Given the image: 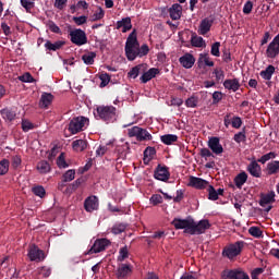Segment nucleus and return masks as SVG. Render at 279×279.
Masks as SVG:
<instances>
[{"label":"nucleus","mask_w":279,"mask_h":279,"mask_svg":"<svg viewBox=\"0 0 279 279\" xmlns=\"http://www.w3.org/2000/svg\"><path fill=\"white\" fill-rule=\"evenodd\" d=\"M124 51L128 60L134 62L136 58H143L149 53V46L144 44L141 47L138 39L136 38V31H133L126 38Z\"/></svg>","instance_id":"obj_1"},{"label":"nucleus","mask_w":279,"mask_h":279,"mask_svg":"<svg viewBox=\"0 0 279 279\" xmlns=\"http://www.w3.org/2000/svg\"><path fill=\"white\" fill-rule=\"evenodd\" d=\"M95 119L105 123H114L117 121V107L114 106H98L94 112Z\"/></svg>","instance_id":"obj_2"},{"label":"nucleus","mask_w":279,"mask_h":279,"mask_svg":"<svg viewBox=\"0 0 279 279\" xmlns=\"http://www.w3.org/2000/svg\"><path fill=\"white\" fill-rule=\"evenodd\" d=\"M128 136L130 138H136L138 143H145L147 141H153L154 136L147 129H143L141 126H133L128 129Z\"/></svg>","instance_id":"obj_3"},{"label":"nucleus","mask_w":279,"mask_h":279,"mask_svg":"<svg viewBox=\"0 0 279 279\" xmlns=\"http://www.w3.org/2000/svg\"><path fill=\"white\" fill-rule=\"evenodd\" d=\"M87 123L88 118L82 116L75 117L70 120L68 130L71 132V134H80V132H84V128Z\"/></svg>","instance_id":"obj_4"},{"label":"nucleus","mask_w":279,"mask_h":279,"mask_svg":"<svg viewBox=\"0 0 279 279\" xmlns=\"http://www.w3.org/2000/svg\"><path fill=\"white\" fill-rule=\"evenodd\" d=\"M70 40L76 47H82L88 43V37L86 36V32L81 28H76L70 32L69 34Z\"/></svg>","instance_id":"obj_5"},{"label":"nucleus","mask_w":279,"mask_h":279,"mask_svg":"<svg viewBox=\"0 0 279 279\" xmlns=\"http://www.w3.org/2000/svg\"><path fill=\"white\" fill-rule=\"evenodd\" d=\"M243 247H245V242L238 241L225 247L222 255L227 256V258H235V256H239V254H241V252L243 251Z\"/></svg>","instance_id":"obj_6"},{"label":"nucleus","mask_w":279,"mask_h":279,"mask_svg":"<svg viewBox=\"0 0 279 279\" xmlns=\"http://www.w3.org/2000/svg\"><path fill=\"white\" fill-rule=\"evenodd\" d=\"M175 230H184V234H191L193 229V218H174L171 222Z\"/></svg>","instance_id":"obj_7"},{"label":"nucleus","mask_w":279,"mask_h":279,"mask_svg":"<svg viewBox=\"0 0 279 279\" xmlns=\"http://www.w3.org/2000/svg\"><path fill=\"white\" fill-rule=\"evenodd\" d=\"M155 180H159V182H169V178H171V172H169V167L158 165L154 171Z\"/></svg>","instance_id":"obj_8"},{"label":"nucleus","mask_w":279,"mask_h":279,"mask_svg":"<svg viewBox=\"0 0 279 279\" xmlns=\"http://www.w3.org/2000/svg\"><path fill=\"white\" fill-rule=\"evenodd\" d=\"M207 230H210V221L208 219H203L198 222L192 220V233L193 234H204Z\"/></svg>","instance_id":"obj_9"},{"label":"nucleus","mask_w":279,"mask_h":279,"mask_svg":"<svg viewBox=\"0 0 279 279\" xmlns=\"http://www.w3.org/2000/svg\"><path fill=\"white\" fill-rule=\"evenodd\" d=\"M28 258L29 260H35L36 263H40L45 260V251L38 248L36 244L29 246L28 250Z\"/></svg>","instance_id":"obj_10"},{"label":"nucleus","mask_w":279,"mask_h":279,"mask_svg":"<svg viewBox=\"0 0 279 279\" xmlns=\"http://www.w3.org/2000/svg\"><path fill=\"white\" fill-rule=\"evenodd\" d=\"M222 279H250V276L241 269L225 270Z\"/></svg>","instance_id":"obj_11"},{"label":"nucleus","mask_w":279,"mask_h":279,"mask_svg":"<svg viewBox=\"0 0 279 279\" xmlns=\"http://www.w3.org/2000/svg\"><path fill=\"white\" fill-rule=\"evenodd\" d=\"M108 245H110V240L97 239L93 246L89 248L88 254H99V252H104Z\"/></svg>","instance_id":"obj_12"},{"label":"nucleus","mask_w":279,"mask_h":279,"mask_svg":"<svg viewBox=\"0 0 279 279\" xmlns=\"http://www.w3.org/2000/svg\"><path fill=\"white\" fill-rule=\"evenodd\" d=\"M132 276V265L130 264H119L116 271V278L128 279Z\"/></svg>","instance_id":"obj_13"},{"label":"nucleus","mask_w":279,"mask_h":279,"mask_svg":"<svg viewBox=\"0 0 279 279\" xmlns=\"http://www.w3.org/2000/svg\"><path fill=\"white\" fill-rule=\"evenodd\" d=\"M214 23H215V16L213 15H210L209 17L203 19L198 27V34H201V36H206V34L210 32V27H213Z\"/></svg>","instance_id":"obj_14"},{"label":"nucleus","mask_w":279,"mask_h":279,"mask_svg":"<svg viewBox=\"0 0 279 279\" xmlns=\"http://www.w3.org/2000/svg\"><path fill=\"white\" fill-rule=\"evenodd\" d=\"M86 213H93L99 209V198L95 195L87 197L84 202Z\"/></svg>","instance_id":"obj_15"},{"label":"nucleus","mask_w":279,"mask_h":279,"mask_svg":"<svg viewBox=\"0 0 279 279\" xmlns=\"http://www.w3.org/2000/svg\"><path fill=\"white\" fill-rule=\"evenodd\" d=\"M208 147L216 156H221V154H223V146L221 145L219 137H210Z\"/></svg>","instance_id":"obj_16"},{"label":"nucleus","mask_w":279,"mask_h":279,"mask_svg":"<svg viewBox=\"0 0 279 279\" xmlns=\"http://www.w3.org/2000/svg\"><path fill=\"white\" fill-rule=\"evenodd\" d=\"M279 53V34L272 39L266 49L267 58H276Z\"/></svg>","instance_id":"obj_17"},{"label":"nucleus","mask_w":279,"mask_h":279,"mask_svg":"<svg viewBox=\"0 0 279 279\" xmlns=\"http://www.w3.org/2000/svg\"><path fill=\"white\" fill-rule=\"evenodd\" d=\"M189 186H192L193 189H197L198 191H204V189H207V186H209V183L208 181L202 178L190 177Z\"/></svg>","instance_id":"obj_18"},{"label":"nucleus","mask_w":279,"mask_h":279,"mask_svg":"<svg viewBox=\"0 0 279 279\" xmlns=\"http://www.w3.org/2000/svg\"><path fill=\"white\" fill-rule=\"evenodd\" d=\"M246 171H248L253 178H260V175H263V168L256 160L250 162V165L246 167Z\"/></svg>","instance_id":"obj_19"},{"label":"nucleus","mask_w":279,"mask_h":279,"mask_svg":"<svg viewBox=\"0 0 279 279\" xmlns=\"http://www.w3.org/2000/svg\"><path fill=\"white\" fill-rule=\"evenodd\" d=\"M160 73V70L157 68H151L148 71L142 72V76H141V82L142 84H147V82H150V80H154V77H156L158 74Z\"/></svg>","instance_id":"obj_20"},{"label":"nucleus","mask_w":279,"mask_h":279,"mask_svg":"<svg viewBox=\"0 0 279 279\" xmlns=\"http://www.w3.org/2000/svg\"><path fill=\"white\" fill-rule=\"evenodd\" d=\"M179 62L183 69H193V65L195 64V57L187 52L179 58Z\"/></svg>","instance_id":"obj_21"},{"label":"nucleus","mask_w":279,"mask_h":279,"mask_svg":"<svg viewBox=\"0 0 279 279\" xmlns=\"http://www.w3.org/2000/svg\"><path fill=\"white\" fill-rule=\"evenodd\" d=\"M168 12L172 21H180L182 19V7L180 3L172 4Z\"/></svg>","instance_id":"obj_22"},{"label":"nucleus","mask_w":279,"mask_h":279,"mask_svg":"<svg viewBox=\"0 0 279 279\" xmlns=\"http://www.w3.org/2000/svg\"><path fill=\"white\" fill-rule=\"evenodd\" d=\"M223 87L227 90H232V93H236L239 88H241V82L239 78H228L223 82Z\"/></svg>","instance_id":"obj_23"},{"label":"nucleus","mask_w":279,"mask_h":279,"mask_svg":"<svg viewBox=\"0 0 279 279\" xmlns=\"http://www.w3.org/2000/svg\"><path fill=\"white\" fill-rule=\"evenodd\" d=\"M117 29H122V34L130 32L132 29V19L123 17L121 21H118L116 24Z\"/></svg>","instance_id":"obj_24"},{"label":"nucleus","mask_w":279,"mask_h":279,"mask_svg":"<svg viewBox=\"0 0 279 279\" xmlns=\"http://www.w3.org/2000/svg\"><path fill=\"white\" fill-rule=\"evenodd\" d=\"M275 197H276L275 192H270L268 194H263L260 196L259 206H262V208H265L266 206H269V204L276 202Z\"/></svg>","instance_id":"obj_25"},{"label":"nucleus","mask_w":279,"mask_h":279,"mask_svg":"<svg viewBox=\"0 0 279 279\" xmlns=\"http://www.w3.org/2000/svg\"><path fill=\"white\" fill-rule=\"evenodd\" d=\"M0 114L2 117V119H4V121H14V119H16V110L11 109V108H4L2 110H0Z\"/></svg>","instance_id":"obj_26"},{"label":"nucleus","mask_w":279,"mask_h":279,"mask_svg":"<svg viewBox=\"0 0 279 279\" xmlns=\"http://www.w3.org/2000/svg\"><path fill=\"white\" fill-rule=\"evenodd\" d=\"M53 102V96L51 93H43L40 100H39V106L40 108H49L51 104Z\"/></svg>","instance_id":"obj_27"},{"label":"nucleus","mask_w":279,"mask_h":279,"mask_svg":"<svg viewBox=\"0 0 279 279\" xmlns=\"http://www.w3.org/2000/svg\"><path fill=\"white\" fill-rule=\"evenodd\" d=\"M64 45H66V43L62 41V40H58L54 44L51 43V40H46L45 48L47 49V51H58V50L62 49V47H64Z\"/></svg>","instance_id":"obj_28"},{"label":"nucleus","mask_w":279,"mask_h":279,"mask_svg":"<svg viewBox=\"0 0 279 279\" xmlns=\"http://www.w3.org/2000/svg\"><path fill=\"white\" fill-rule=\"evenodd\" d=\"M36 169L38 173H50L51 172V163L47 160H40L37 162Z\"/></svg>","instance_id":"obj_29"},{"label":"nucleus","mask_w":279,"mask_h":279,"mask_svg":"<svg viewBox=\"0 0 279 279\" xmlns=\"http://www.w3.org/2000/svg\"><path fill=\"white\" fill-rule=\"evenodd\" d=\"M266 173L267 175H276V173H279V161H270L266 166Z\"/></svg>","instance_id":"obj_30"},{"label":"nucleus","mask_w":279,"mask_h":279,"mask_svg":"<svg viewBox=\"0 0 279 279\" xmlns=\"http://www.w3.org/2000/svg\"><path fill=\"white\" fill-rule=\"evenodd\" d=\"M247 182V172L242 171L234 178L236 189H243V184Z\"/></svg>","instance_id":"obj_31"},{"label":"nucleus","mask_w":279,"mask_h":279,"mask_svg":"<svg viewBox=\"0 0 279 279\" xmlns=\"http://www.w3.org/2000/svg\"><path fill=\"white\" fill-rule=\"evenodd\" d=\"M106 16V11L101 7H97V10L89 16V21L95 23L97 21H101Z\"/></svg>","instance_id":"obj_32"},{"label":"nucleus","mask_w":279,"mask_h":279,"mask_svg":"<svg viewBox=\"0 0 279 279\" xmlns=\"http://www.w3.org/2000/svg\"><path fill=\"white\" fill-rule=\"evenodd\" d=\"M160 141L163 145H173V143H178V135L165 134L160 136Z\"/></svg>","instance_id":"obj_33"},{"label":"nucleus","mask_w":279,"mask_h":279,"mask_svg":"<svg viewBox=\"0 0 279 279\" xmlns=\"http://www.w3.org/2000/svg\"><path fill=\"white\" fill-rule=\"evenodd\" d=\"M86 147H88V142L84 140H75L72 143V148L74 149V151H84Z\"/></svg>","instance_id":"obj_34"},{"label":"nucleus","mask_w":279,"mask_h":279,"mask_svg":"<svg viewBox=\"0 0 279 279\" xmlns=\"http://www.w3.org/2000/svg\"><path fill=\"white\" fill-rule=\"evenodd\" d=\"M274 73H276V68L274 65H268L265 70H263L259 75L263 80H271Z\"/></svg>","instance_id":"obj_35"},{"label":"nucleus","mask_w":279,"mask_h":279,"mask_svg":"<svg viewBox=\"0 0 279 279\" xmlns=\"http://www.w3.org/2000/svg\"><path fill=\"white\" fill-rule=\"evenodd\" d=\"M97 58V52L89 51L82 56L84 64L92 65L95 64V59Z\"/></svg>","instance_id":"obj_36"},{"label":"nucleus","mask_w":279,"mask_h":279,"mask_svg":"<svg viewBox=\"0 0 279 279\" xmlns=\"http://www.w3.org/2000/svg\"><path fill=\"white\" fill-rule=\"evenodd\" d=\"M144 71H145V64H138L132 68V70L129 72V77L136 80V77L141 75V73H144Z\"/></svg>","instance_id":"obj_37"},{"label":"nucleus","mask_w":279,"mask_h":279,"mask_svg":"<svg viewBox=\"0 0 279 279\" xmlns=\"http://www.w3.org/2000/svg\"><path fill=\"white\" fill-rule=\"evenodd\" d=\"M192 47H206V41L203 37H199L197 35H193L191 38Z\"/></svg>","instance_id":"obj_38"},{"label":"nucleus","mask_w":279,"mask_h":279,"mask_svg":"<svg viewBox=\"0 0 279 279\" xmlns=\"http://www.w3.org/2000/svg\"><path fill=\"white\" fill-rule=\"evenodd\" d=\"M199 104V97L193 95L185 100L186 108H197Z\"/></svg>","instance_id":"obj_39"},{"label":"nucleus","mask_w":279,"mask_h":279,"mask_svg":"<svg viewBox=\"0 0 279 279\" xmlns=\"http://www.w3.org/2000/svg\"><path fill=\"white\" fill-rule=\"evenodd\" d=\"M125 258H130V251L128 250V245L123 246L119 251V256H118V263H123Z\"/></svg>","instance_id":"obj_40"},{"label":"nucleus","mask_w":279,"mask_h":279,"mask_svg":"<svg viewBox=\"0 0 279 279\" xmlns=\"http://www.w3.org/2000/svg\"><path fill=\"white\" fill-rule=\"evenodd\" d=\"M278 155L274 151L267 153L263 155L259 159H257V162H260V165H265V162H269V160H274Z\"/></svg>","instance_id":"obj_41"},{"label":"nucleus","mask_w":279,"mask_h":279,"mask_svg":"<svg viewBox=\"0 0 279 279\" xmlns=\"http://www.w3.org/2000/svg\"><path fill=\"white\" fill-rule=\"evenodd\" d=\"M207 193H208V199H210L211 202H217V199H219V193H217V190H215V186L208 185Z\"/></svg>","instance_id":"obj_42"},{"label":"nucleus","mask_w":279,"mask_h":279,"mask_svg":"<svg viewBox=\"0 0 279 279\" xmlns=\"http://www.w3.org/2000/svg\"><path fill=\"white\" fill-rule=\"evenodd\" d=\"M233 141L235 143H245V141H247V136L245 135V128H243L241 132L233 136Z\"/></svg>","instance_id":"obj_43"},{"label":"nucleus","mask_w":279,"mask_h":279,"mask_svg":"<svg viewBox=\"0 0 279 279\" xmlns=\"http://www.w3.org/2000/svg\"><path fill=\"white\" fill-rule=\"evenodd\" d=\"M32 191H33L34 195H36L37 197H40V198H43V197H45V195H47V191H45V187L41 185L34 186L32 189Z\"/></svg>","instance_id":"obj_44"},{"label":"nucleus","mask_w":279,"mask_h":279,"mask_svg":"<svg viewBox=\"0 0 279 279\" xmlns=\"http://www.w3.org/2000/svg\"><path fill=\"white\" fill-rule=\"evenodd\" d=\"M10 171V161L8 159H3L0 161V175H5Z\"/></svg>","instance_id":"obj_45"},{"label":"nucleus","mask_w":279,"mask_h":279,"mask_svg":"<svg viewBox=\"0 0 279 279\" xmlns=\"http://www.w3.org/2000/svg\"><path fill=\"white\" fill-rule=\"evenodd\" d=\"M248 234H251V236H254L255 239H262L263 230H260L258 227H251L248 229Z\"/></svg>","instance_id":"obj_46"},{"label":"nucleus","mask_w":279,"mask_h":279,"mask_svg":"<svg viewBox=\"0 0 279 279\" xmlns=\"http://www.w3.org/2000/svg\"><path fill=\"white\" fill-rule=\"evenodd\" d=\"M20 3L22 5V8H24V10H26V12L28 14H31L32 10H34V2H32L29 0H20Z\"/></svg>","instance_id":"obj_47"},{"label":"nucleus","mask_w":279,"mask_h":279,"mask_svg":"<svg viewBox=\"0 0 279 279\" xmlns=\"http://www.w3.org/2000/svg\"><path fill=\"white\" fill-rule=\"evenodd\" d=\"M57 166L59 167V169H66V167H69V163H66V159H64V153H61L57 158Z\"/></svg>","instance_id":"obj_48"},{"label":"nucleus","mask_w":279,"mask_h":279,"mask_svg":"<svg viewBox=\"0 0 279 279\" xmlns=\"http://www.w3.org/2000/svg\"><path fill=\"white\" fill-rule=\"evenodd\" d=\"M214 74L216 77V82H218V84L226 80V72H223L221 69H215Z\"/></svg>","instance_id":"obj_49"},{"label":"nucleus","mask_w":279,"mask_h":279,"mask_svg":"<svg viewBox=\"0 0 279 279\" xmlns=\"http://www.w3.org/2000/svg\"><path fill=\"white\" fill-rule=\"evenodd\" d=\"M47 26L50 29V32H52V34H62L60 26L56 22L49 21Z\"/></svg>","instance_id":"obj_50"},{"label":"nucleus","mask_w":279,"mask_h":279,"mask_svg":"<svg viewBox=\"0 0 279 279\" xmlns=\"http://www.w3.org/2000/svg\"><path fill=\"white\" fill-rule=\"evenodd\" d=\"M75 180V170L70 169L63 174V182H73Z\"/></svg>","instance_id":"obj_51"},{"label":"nucleus","mask_w":279,"mask_h":279,"mask_svg":"<svg viewBox=\"0 0 279 279\" xmlns=\"http://www.w3.org/2000/svg\"><path fill=\"white\" fill-rule=\"evenodd\" d=\"M219 47H221V43L216 41L211 45L210 53L211 56H215V58H219L221 56V52L219 51Z\"/></svg>","instance_id":"obj_52"},{"label":"nucleus","mask_w":279,"mask_h":279,"mask_svg":"<svg viewBox=\"0 0 279 279\" xmlns=\"http://www.w3.org/2000/svg\"><path fill=\"white\" fill-rule=\"evenodd\" d=\"M99 80L101 81L100 88H106V85L110 84V74L102 73L100 74Z\"/></svg>","instance_id":"obj_53"},{"label":"nucleus","mask_w":279,"mask_h":279,"mask_svg":"<svg viewBox=\"0 0 279 279\" xmlns=\"http://www.w3.org/2000/svg\"><path fill=\"white\" fill-rule=\"evenodd\" d=\"M215 153L210 151L208 148H202L199 151V156L202 158H205V160H208V158H215Z\"/></svg>","instance_id":"obj_54"},{"label":"nucleus","mask_w":279,"mask_h":279,"mask_svg":"<svg viewBox=\"0 0 279 279\" xmlns=\"http://www.w3.org/2000/svg\"><path fill=\"white\" fill-rule=\"evenodd\" d=\"M125 225L124 223H119V225H114L112 228H111V232L112 234H121L123 233V231L125 230Z\"/></svg>","instance_id":"obj_55"},{"label":"nucleus","mask_w":279,"mask_h":279,"mask_svg":"<svg viewBox=\"0 0 279 279\" xmlns=\"http://www.w3.org/2000/svg\"><path fill=\"white\" fill-rule=\"evenodd\" d=\"M20 82H25L32 84L34 82V76L29 72L24 73L23 75L19 76Z\"/></svg>","instance_id":"obj_56"},{"label":"nucleus","mask_w":279,"mask_h":279,"mask_svg":"<svg viewBox=\"0 0 279 279\" xmlns=\"http://www.w3.org/2000/svg\"><path fill=\"white\" fill-rule=\"evenodd\" d=\"M163 199H162V195L160 194H154L150 197V204H153V206H158V204H162Z\"/></svg>","instance_id":"obj_57"},{"label":"nucleus","mask_w":279,"mask_h":279,"mask_svg":"<svg viewBox=\"0 0 279 279\" xmlns=\"http://www.w3.org/2000/svg\"><path fill=\"white\" fill-rule=\"evenodd\" d=\"M22 130L23 132H29V130H34V123L29 120H22Z\"/></svg>","instance_id":"obj_58"},{"label":"nucleus","mask_w":279,"mask_h":279,"mask_svg":"<svg viewBox=\"0 0 279 279\" xmlns=\"http://www.w3.org/2000/svg\"><path fill=\"white\" fill-rule=\"evenodd\" d=\"M231 125L235 130H239L243 125V120H241V117H233L231 120Z\"/></svg>","instance_id":"obj_59"},{"label":"nucleus","mask_w":279,"mask_h":279,"mask_svg":"<svg viewBox=\"0 0 279 279\" xmlns=\"http://www.w3.org/2000/svg\"><path fill=\"white\" fill-rule=\"evenodd\" d=\"M38 274L40 276H43L44 278H49V276H51V268L44 266V267L39 268Z\"/></svg>","instance_id":"obj_60"},{"label":"nucleus","mask_w":279,"mask_h":279,"mask_svg":"<svg viewBox=\"0 0 279 279\" xmlns=\"http://www.w3.org/2000/svg\"><path fill=\"white\" fill-rule=\"evenodd\" d=\"M154 156H156V148L148 146L145 150H144V157L145 158H154Z\"/></svg>","instance_id":"obj_61"},{"label":"nucleus","mask_w":279,"mask_h":279,"mask_svg":"<svg viewBox=\"0 0 279 279\" xmlns=\"http://www.w3.org/2000/svg\"><path fill=\"white\" fill-rule=\"evenodd\" d=\"M86 21H88V17L85 15L73 17V22L75 23V25H84L86 24Z\"/></svg>","instance_id":"obj_62"},{"label":"nucleus","mask_w":279,"mask_h":279,"mask_svg":"<svg viewBox=\"0 0 279 279\" xmlns=\"http://www.w3.org/2000/svg\"><path fill=\"white\" fill-rule=\"evenodd\" d=\"M69 0H54V8H57V10H64Z\"/></svg>","instance_id":"obj_63"},{"label":"nucleus","mask_w":279,"mask_h":279,"mask_svg":"<svg viewBox=\"0 0 279 279\" xmlns=\"http://www.w3.org/2000/svg\"><path fill=\"white\" fill-rule=\"evenodd\" d=\"M254 8V3L252 1H247L243 7V13L244 14H252V10Z\"/></svg>","instance_id":"obj_64"}]
</instances>
